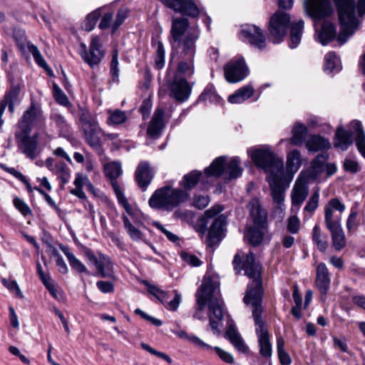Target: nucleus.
Here are the masks:
<instances>
[{"instance_id": "cd10ccee", "label": "nucleus", "mask_w": 365, "mask_h": 365, "mask_svg": "<svg viewBox=\"0 0 365 365\" xmlns=\"http://www.w3.org/2000/svg\"><path fill=\"white\" fill-rule=\"evenodd\" d=\"M163 115L164 110L162 108L155 110L147 129V134L151 138H157L160 134L164 125Z\"/></svg>"}, {"instance_id": "69168bd1", "label": "nucleus", "mask_w": 365, "mask_h": 365, "mask_svg": "<svg viewBox=\"0 0 365 365\" xmlns=\"http://www.w3.org/2000/svg\"><path fill=\"white\" fill-rule=\"evenodd\" d=\"M300 228V222L296 215L291 216L288 218L287 230L292 234H297Z\"/></svg>"}, {"instance_id": "bf43d9fd", "label": "nucleus", "mask_w": 365, "mask_h": 365, "mask_svg": "<svg viewBox=\"0 0 365 365\" xmlns=\"http://www.w3.org/2000/svg\"><path fill=\"white\" fill-rule=\"evenodd\" d=\"M15 207L24 216L31 214V210L28 205L21 198L16 197L14 200Z\"/></svg>"}, {"instance_id": "37998d69", "label": "nucleus", "mask_w": 365, "mask_h": 365, "mask_svg": "<svg viewBox=\"0 0 365 365\" xmlns=\"http://www.w3.org/2000/svg\"><path fill=\"white\" fill-rule=\"evenodd\" d=\"M307 127L301 123H296L292 130V137L290 139L292 144L298 145L302 144L307 135Z\"/></svg>"}, {"instance_id": "ddd939ff", "label": "nucleus", "mask_w": 365, "mask_h": 365, "mask_svg": "<svg viewBox=\"0 0 365 365\" xmlns=\"http://www.w3.org/2000/svg\"><path fill=\"white\" fill-rule=\"evenodd\" d=\"M290 22L288 14L277 11L269 20V31L272 41L274 43H280L286 35Z\"/></svg>"}, {"instance_id": "bb28decb", "label": "nucleus", "mask_w": 365, "mask_h": 365, "mask_svg": "<svg viewBox=\"0 0 365 365\" xmlns=\"http://www.w3.org/2000/svg\"><path fill=\"white\" fill-rule=\"evenodd\" d=\"M329 272L327 265L322 262L317 267L316 285L321 293L325 296L330 286Z\"/></svg>"}, {"instance_id": "09e8293b", "label": "nucleus", "mask_w": 365, "mask_h": 365, "mask_svg": "<svg viewBox=\"0 0 365 365\" xmlns=\"http://www.w3.org/2000/svg\"><path fill=\"white\" fill-rule=\"evenodd\" d=\"M329 158L327 153L319 154L312 162L311 167L312 171L315 175H319L322 173L324 168V165Z\"/></svg>"}, {"instance_id": "c756f323", "label": "nucleus", "mask_w": 365, "mask_h": 365, "mask_svg": "<svg viewBox=\"0 0 365 365\" xmlns=\"http://www.w3.org/2000/svg\"><path fill=\"white\" fill-rule=\"evenodd\" d=\"M178 65L176 76H181L180 78H190L195 73V58H180Z\"/></svg>"}, {"instance_id": "864d4df0", "label": "nucleus", "mask_w": 365, "mask_h": 365, "mask_svg": "<svg viewBox=\"0 0 365 365\" xmlns=\"http://www.w3.org/2000/svg\"><path fill=\"white\" fill-rule=\"evenodd\" d=\"M200 100L210 103H218L220 101V97L216 93L212 86H207L200 96Z\"/></svg>"}, {"instance_id": "a18cd8bd", "label": "nucleus", "mask_w": 365, "mask_h": 365, "mask_svg": "<svg viewBox=\"0 0 365 365\" xmlns=\"http://www.w3.org/2000/svg\"><path fill=\"white\" fill-rule=\"evenodd\" d=\"M202 173L197 170H192L187 175H185L180 185L187 190L193 188L199 182Z\"/></svg>"}, {"instance_id": "1a4fd4ad", "label": "nucleus", "mask_w": 365, "mask_h": 365, "mask_svg": "<svg viewBox=\"0 0 365 365\" xmlns=\"http://www.w3.org/2000/svg\"><path fill=\"white\" fill-rule=\"evenodd\" d=\"M243 169L240 167V161L237 157L231 159L226 163V158L220 156L213 160L211 165L205 169L207 176L219 178L225 176V179L232 180L242 175Z\"/></svg>"}, {"instance_id": "f3484780", "label": "nucleus", "mask_w": 365, "mask_h": 365, "mask_svg": "<svg viewBox=\"0 0 365 365\" xmlns=\"http://www.w3.org/2000/svg\"><path fill=\"white\" fill-rule=\"evenodd\" d=\"M168 88L170 96L179 103L187 101L192 92V86L188 81L178 76L168 83Z\"/></svg>"}, {"instance_id": "8fccbe9b", "label": "nucleus", "mask_w": 365, "mask_h": 365, "mask_svg": "<svg viewBox=\"0 0 365 365\" xmlns=\"http://www.w3.org/2000/svg\"><path fill=\"white\" fill-rule=\"evenodd\" d=\"M108 124L120 125L127 120V115L125 111L120 110H108Z\"/></svg>"}, {"instance_id": "de8ad7c7", "label": "nucleus", "mask_w": 365, "mask_h": 365, "mask_svg": "<svg viewBox=\"0 0 365 365\" xmlns=\"http://www.w3.org/2000/svg\"><path fill=\"white\" fill-rule=\"evenodd\" d=\"M178 335L180 338H186L195 347L200 349L201 350H209L210 349H212V346L205 343L201 339L194 334H187L185 331H180L178 333Z\"/></svg>"}, {"instance_id": "0eeeda50", "label": "nucleus", "mask_w": 365, "mask_h": 365, "mask_svg": "<svg viewBox=\"0 0 365 365\" xmlns=\"http://www.w3.org/2000/svg\"><path fill=\"white\" fill-rule=\"evenodd\" d=\"M254 163L268 174L267 177L284 175L283 160L277 158L269 149L249 150Z\"/></svg>"}, {"instance_id": "473e14b6", "label": "nucleus", "mask_w": 365, "mask_h": 365, "mask_svg": "<svg viewBox=\"0 0 365 365\" xmlns=\"http://www.w3.org/2000/svg\"><path fill=\"white\" fill-rule=\"evenodd\" d=\"M336 34L335 26L329 22L325 21L322 26V29L319 34V40L322 45H327L329 42L332 41Z\"/></svg>"}, {"instance_id": "4468645a", "label": "nucleus", "mask_w": 365, "mask_h": 365, "mask_svg": "<svg viewBox=\"0 0 365 365\" xmlns=\"http://www.w3.org/2000/svg\"><path fill=\"white\" fill-rule=\"evenodd\" d=\"M30 133L20 131L16 133V143L19 150L28 158L34 160L37 158L41 149L38 148V138L36 135L30 136Z\"/></svg>"}, {"instance_id": "2f4dec72", "label": "nucleus", "mask_w": 365, "mask_h": 365, "mask_svg": "<svg viewBox=\"0 0 365 365\" xmlns=\"http://www.w3.org/2000/svg\"><path fill=\"white\" fill-rule=\"evenodd\" d=\"M306 147L309 151L317 152L329 149L331 144L327 139L320 135H313L307 141Z\"/></svg>"}, {"instance_id": "6e6d98bb", "label": "nucleus", "mask_w": 365, "mask_h": 365, "mask_svg": "<svg viewBox=\"0 0 365 365\" xmlns=\"http://www.w3.org/2000/svg\"><path fill=\"white\" fill-rule=\"evenodd\" d=\"M101 20L99 24V28L102 30L111 28L113 29V13L111 11L102 12L101 14Z\"/></svg>"}, {"instance_id": "5701e85b", "label": "nucleus", "mask_w": 365, "mask_h": 365, "mask_svg": "<svg viewBox=\"0 0 365 365\" xmlns=\"http://www.w3.org/2000/svg\"><path fill=\"white\" fill-rule=\"evenodd\" d=\"M243 36L254 47L262 50L266 46V38L262 30L255 25H246L241 31Z\"/></svg>"}, {"instance_id": "774afa93", "label": "nucleus", "mask_w": 365, "mask_h": 365, "mask_svg": "<svg viewBox=\"0 0 365 365\" xmlns=\"http://www.w3.org/2000/svg\"><path fill=\"white\" fill-rule=\"evenodd\" d=\"M47 290L49 292L50 294L58 301H64L65 295L61 292V290L56 287L53 284H51L48 287H46Z\"/></svg>"}, {"instance_id": "f8f14e48", "label": "nucleus", "mask_w": 365, "mask_h": 365, "mask_svg": "<svg viewBox=\"0 0 365 365\" xmlns=\"http://www.w3.org/2000/svg\"><path fill=\"white\" fill-rule=\"evenodd\" d=\"M83 255L86 258L87 262L94 266L97 270L95 275L101 277H113V265L108 257L100 254L98 257L94 255L93 250L88 247L83 248Z\"/></svg>"}, {"instance_id": "0e129e2a", "label": "nucleus", "mask_w": 365, "mask_h": 365, "mask_svg": "<svg viewBox=\"0 0 365 365\" xmlns=\"http://www.w3.org/2000/svg\"><path fill=\"white\" fill-rule=\"evenodd\" d=\"M209 202L210 198L207 195H197L193 197L192 205L199 210H202L207 206Z\"/></svg>"}, {"instance_id": "6e6552de", "label": "nucleus", "mask_w": 365, "mask_h": 365, "mask_svg": "<svg viewBox=\"0 0 365 365\" xmlns=\"http://www.w3.org/2000/svg\"><path fill=\"white\" fill-rule=\"evenodd\" d=\"M352 133L343 128H339L335 134V148L344 151L353 143V134L355 135V143L359 152L365 158V135L361 122L353 120L351 123Z\"/></svg>"}, {"instance_id": "72a5a7b5", "label": "nucleus", "mask_w": 365, "mask_h": 365, "mask_svg": "<svg viewBox=\"0 0 365 365\" xmlns=\"http://www.w3.org/2000/svg\"><path fill=\"white\" fill-rule=\"evenodd\" d=\"M20 86L18 84L11 85L10 88L6 92L4 98L0 102V105L4 106V108H6V107L7 106V103H20Z\"/></svg>"}, {"instance_id": "e433bc0d", "label": "nucleus", "mask_w": 365, "mask_h": 365, "mask_svg": "<svg viewBox=\"0 0 365 365\" xmlns=\"http://www.w3.org/2000/svg\"><path fill=\"white\" fill-rule=\"evenodd\" d=\"M254 93V88L251 86H245L237 90L228 98L231 103H241L250 98Z\"/></svg>"}, {"instance_id": "052dcab7", "label": "nucleus", "mask_w": 365, "mask_h": 365, "mask_svg": "<svg viewBox=\"0 0 365 365\" xmlns=\"http://www.w3.org/2000/svg\"><path fill=\"white\" fill-rule=\"evenodd\" d=\"M53 97L56 101L62 106H67L69 103L68 97L56 84L53 86Z\"/></svg>"}, {"instance_id": "f03ea898", "label": "nucleus", "mask_w": 365, "mask_h": 365, "mask_svg": "<svg viewBox=\"0 0 365 365\" xmlns=\"http://www.w3.org/2000/svg\"><path fill=\"white\" fill-rule=\"evenodd\" d=\"M242 268L245 269V274L252 279L243 300L247 305L250 304L252 307V316L255 323V331L257 337L259 354L262 357L267 359L272 356V346L270 334L267 324L262 318V267L255 262V255L252 252H249Z\"/></svg>"}, {"instance_id": "9b49d317", "label": "nucleus", "mask_w": 365, "mask_h": 365, "mask_svg": "<svg viewBox=\"0 0 365 365\" xmlns=\"http://www.w3.org/2000/svg\"><path fill=\"white\" fill-rule=\"evenodd\" d=\"M79 53L82 59L91 68L98 66L106 54L100 38L97 36L91 37L88 48L84 43H81Z\"/></svg>"}, {"instance_id": "3c124183", "label": "nucleus", "mask_w": 365, "mask_h": 365, "mask_svg": "<svg viewBox=\"0 0 365 365\" xmlns=\"http://www.w3.org/2000/svg\"><path fill=\"white\" fill-rule=\"evenodd\" d=\"M103 9H97L87 15L84 21V28L86 31H91L101 16Z\"/></svg>"}, {"instance_id": "dca6fc26", "label": "nucleus", "mask_w": 365, "mask_h": 365, "mask_svg": "<svg viewBox=\"0 0 365 365\" xmlns=\"http://www.w3.org/2000/svg\"><path fill=\"white\" fill-rule=\"evenodd\" d=\"M345 205L338 198L331 199L324 207V222L327 228L341 225V214Z\"/></svg>"}, {"instance_id": "ea45409f", "label": "nucleus", "mask_w": 365, "mask_h": 365, "mask_svg": "<svg viewBox=\"0 0 365 365\" xmlns=\"http://www.w3.org/2000/svg\"><path fill=\"white\" fill-rule=\"evenodd\" d=\"M304 28V21L299 20L291 25L290 43L289 47L296 48L301 41L302 31Z\"/></svg>"}, {"instance_id": "412c9836", "label": "nucleus", "mask_w": 365, "mask_h": 365, "mask_svg": "<svg viewBox=\"0 0 365 365\" xmlns=\"http://www.w3.org/2000/svg\"><path fill=\"white\" fill-rule=\"evenodd\" d=\"M165 6L190 17H197L200 9L192 0H160Z\"/></svg>"}, {"instance_id": "c9c22d12", "label": "nucleus", "mask_w": 365, "mask_h": 365, "mask_svg": "<svg viewBox=\"0 0 365 365\" xmlns=\"http://www.w3.org/2000/svg\"><path fill=\"white\" fill-rule=\"evenodd\" d=\"M331 232L332 245L337 251L341 250L346 245V239L341 225L327 228Z\"/></svg>"}, {"instance_id": "a19ab883", "label": "nucleus", "mask_w": 365, "mask_h": 365, "mask_svg": "<svg viewBox=\"0 0 365 365\" xmlns=\"http://www.w3.org/2000/svg\"><path fill=\"white\" fill-rule=\"evenodd\" d=\"M112 186L115 191L119 204L124 207L128 215H129L131 217V218L134 220L135 212L131 205L129 204L127 198L124 195L123 191L121 190L120 186L118 185L117 182H113Z\"/></svg>"}, {"instance_id": "e2e57ef3", "label": "nucleus", "mask_w": 365, "mask_h": 365, "mask_svg": "<svg viewBox=\"0 0 365 365\" xmlns=\"http://www.w3.org/2000/svg\"><path fill=\"white\" fill-rule=\"evenodd\" d=\"M1 281L4 286H5L9 291L14 292L18 297H24V295L16 281H10L5 278L1 279Z\"/></svg>"}, {"instance_id": "680f3d73", "label": "nucleus", "mask_w": 365, "mask_h": 365, "mask_svg": "<svg viewBox=\"0 0 365 365\" xmlns=\"http://www.w3.org/2000/svg\"><path fill=\"white\" fill-rule=\"evenodd\" d=\"M319 200V193L318 191H316L312 194V195L309 198V201L307 202V205L304 208V210L309 212H313L318 207Z\"/></svg>"}, {"instance_id": "39448f33", "label": "nucleus", "mask_w": 365, "mask_h": 365, "mask_svg": "<svg viewBox=\"0 0 365 365\" xmlns=\"http://www.w3.org/2000/svg\"><path fill=\"white\" fill-rule=\"evenodd\" d=\"M188 197L185 190L165 186L155 191L149 199V205L155 209L172 211L185 202Z\"/></svg>"}, {"instance_id": "5fc2aeb1", "label": "nucleus", "mask_w": 365, "mask_h": 365, "mask_svg": "<svg viewBox=\"0 0 365 365\" xmlns=\"http://www.w3.org/2000/svg\"><path fill=\"white\" fill-rule=\"evenodd\" d=\"M110 73L113 81H118L119 76L118 68V53L117 50L113 51L112 54V60L110 62Z\"/></svg>"}, {"instance_id": "f257e3e1", "label": "nucleus", "mask_w": 365, "mask_h": 365, "mask_svg": "<svg viewBox=\"0 0 365 365\" xmlns=\"http://www.w3.org/2000/svg\"><path fill=\"white\" fill-rule=\"evenodd\" d=\"M338 14L341 30L337 41H347L359 28L365 16V0H333ZM304 9L314 19H322L333 13L330 0H305Z\"/></svg>"}, {"instance_id": "c03bdc74", "label": "nucleus", "mask_w": 365, "mask_h": 365, "mask_svg": "<svg viewBox=\"0 0 365 365\" xmlns=\"http://www.w3.org/2000/svg\"><path fill=\"white\" fill-rule=\"evenodd\" d=\"M52 173L56 175L62 185L66 184L70 179V170L63 162H56Z\"/></svg>"}, {"instance_id": "2eb2a0df", "label": "nucleus", "mask_w": 365, "mask_h": 365, "mask_svg": "<svg viewBox=\"0 0 365 365\" xmlns=\"http://www.w3.org/2000/svg\"><path fill=\"white\" fill-rule=\"evenodd\" d=\"M283 179L284 175L267 177V181L271 190V196L274 203L277 205L275 212H279L281 217H283L285 210L284 202L286 187L283 185Z\"/></svg>"}, {"instance_id": "79ce46f5", "label": "nucleus", "mask_w": 365, "mask_h": 365, "mask_svg": "<svg viewBox=\"0 0 365 365\" xmlns=\"http://www.w3.org/2000/svg\"><path fill=\"white\" fill-rule=\"evenodd\" d=\"M312 241L321 252H325L327 247V237L322 232L319 225H315L312 230Z\"/></svg>"}, {"instance_id": "7ed1b4c3", "label": "nucleus", "mask_w": 365, "mask_h": 365, "mask_svg": "<svg viewBox=\"0 0 365 365\" xmlns=\"http://www.w3.org/2000/svg\"><path fill=\"white\" fill-rule=\"evenodd\" d=\"M218 287L219 282L217 279L207 276L204 277L202 284L195 294L197 308L193 315L199 320L205 319L202 312L208 303L209 324L215 334L220 333V328L225 313L223 302L215 297Z\"/></svg>"}, {"instance_id": "338daca9", "label": "nucleus", "mask_w": 365, "mask_h": 365, "mask_svg": "<svg viewBox=\"0 0 365 365\" xmlns=\"http://www.w3.org/2000/svg\"><path fill=\"white\" fill-rule=\"evenodd\" d=\"M181 257L183 261L191 266L198 267L201 264L200 259L195 255L188 254L187 252H182Z\"/></svg>"}, {"instance_id": "13d9d810", "label": "nucleus", "mask_w": 365, "mask_h": 365, "mask_svg": "<svg viewBox=\"0 0 365 365\" xmlns=\"http://www.w3.org/2000/svg\"><path fill=\"white\" fill-rule=\"evenodd\" d=\"M214 350L217 356L220 358L221 360L225 361V363L232 364L235 362L234 357L229 352L222 349L218 346H212V349H210L208 351Z\"/></svg>"}, {"instance_id": "a878e982", "label": "nucleus", "mask_w": 365, "mask_h": 365, "mask_svg": "<svg viewBox=\"0 0 365 365\" xmlns=\"http://www.w3.org/2000/svg\"><path fill=\"white\" fill-rule=\"evenodd\" d=\"M309 194V188L304 182L297 179L292 190V209H299Z\"/></svg>"}, {"instance_id": "f704fd0d", "label": "nucleus", "mask_w": 365, "mask_h": 365, "mask_svg": "<svg viewBox=\"0 0 365 365\" xmlns=\"http://www.w3.org/2000/svg\"><path fill=\"white\" fill-rule=\"evenodd\" d=\"M51 120L58 129L60 136L66 138H69L71 136V129L62 115L56 113H52L51 115Z\"/></svg>"}, {"instance_id": "423d86ee", "label": "nucleus", "mask_w": 365, "mask_h": 365, "mask_svg": "<svg viewBox=\"0 0 365 365\" xmlns=\"http://www.w3.org/2000/svg\"><path fill=\"white\" fill-rule=\"evenodd\" d=\"M248 209L254 225L248 230L247 237L250 244L257 246L262 242L267 227V212L256 198L249 202Z\"/></svg>"}, {"instance_id": "603ef678", "label": "nucleus", "mask_w": 365, "mask_h": 365, "mask_svg": "<svg viewBox=\"0 0 365 365\" xmlns=\"http://www.w3.org/2000/svg\"><path fill=\"white\" fill-rule=\"evenodd\" d=\"M326 71H333L334 69L339 71V59L334 51L329 52L324 57Z\"/></svg>"}, {"instance_id": "9d476101", "label": "nucleus", "mask_w": 365, "mask_h": 365, "mask_svg": "<svg viewBox=\"0 0 365 365\" xmlns=\"http://www.w3.org/2000/svg\"><path fill=\"white\" fill-rule=\"evenodd\" d=\"M81 130L86 143L97 151L102 150L101 136L104 134L97 120L90 115L83 113L80 117Z\"/></svg>"}, {"instance_id": "58836bf2", "label": "nucleus", "mask_w": 365, "mask_h": 365, "mask_svg": "<svg viewBox=\"0 0 365 365\" xmlns=\"http://www.w3.org/2000/svg\"><path fill=\"white\" fill-rule=\"evenodd\" d=\"M301 155L299 150H294L287 154V172L294 175L297 172L301 165Z\"/></svg>"}, {"instance_id": "c85d7f7f", "label": "nucleus", "mask_w": 365, "mask_h": 365, "mask_svg": "<svg viewBox=\"0 0 365 365\" xmlns=\"http://www.w3.org/2000/svg\"><path fill=\"white\" fill-rule=\"evenodd\" d=\"M225 336L239 351L242 353L248 351V346L245 344L234 325L230 324L228 326Z\"/></svg>"}, {"instance_id": "20e7f679", "label": "nucleus", "mask_w": 365, "mask_h": 365, "mask_svg": "<svg viewBox=\"0 0 365 365\" xmlns=\"http://www.w3.org/2000/svg\"><path fill=\"white\" fill-rule=\"evenodd\" d=\"M199 37L200 30L197 28L190 27L187 19H173L170 42L179 58H195L196 41Z\"/></svg>"}, {"instance_id": "b1692460", "label": "nucleus", "mask_w": 365, "mask_h": 365, "mask_svg": "<svg viewBox=\"0 0 365 365\" xmlns=\"http://www.w3.org/2000/svg\"><path fill=\"white\" fill-rule=\"evenodd\" d=\"M42 117V111L34 102L29 108L24 113L21 118L19 121V128L23 133H30L32 129V125L37 120Z\"/></svg>"}, {"instance_id": "7c9ffc66", "label": "nucleus", "mask_w": 365, "mask_h": 365, "mask_svg": "<svg viewBox=\"0 0 365 365\" xmlns=\"http://www.w3.org/2000/svg\"><path fill=\"white\" fill-rule=\"evenodd\" d=\"M122 220L124 227L132 240L136 242L143 241L146 245H150V242L145 239V235L131 223L128 216L123 215Z\"/></svg>"}, {"instance_id": "4c0bfd02", "label": "nucleus", "mask_w": 365, "mask_h": 365, "mask_svg": "<svg viewBox=\"0 0 365 365\" xmlns=\"http://www.w3.org/2000/svg\"><path fill=\"white\" fill-rule=\"evenodd\" d=\"M60 249L66 256L68 261L72 269H76L78 272L88 273L86 267L80 261L70 250V249L65 245H61Z\"/></svg>"}, {"instance_id": "aec40b11", "label": "nucleus", "mask_w": 365, "mask_h": 365, "mask_svg": "<svg viewBox=\"0 0 365 365\" xmlns=\"http://www.w3.org/2000/svg\"><path fill=\"white\" fill-rule=\"evenodd\" d=\"M144 284L148 287V292L150 294L155 297L162 304H163L167 309L170 311H175L178 309L181 302V295L176 289L173 290V299L168 301L169 296L166 292L160 289L155 285L150 284L147 282H145Z\"/></svg>"}, {"instance_id": "a211bd4d", "label": "nucleus", "mask_w": 365, "mask_h": 365, "mask_svg": "<svg viewBox=\"0 0 365 365\" xmlns=\"http://www.w3.org/2000/svg\"><path fill=\"white\" fill-rule=\"evenodd\" d=\"M247 74L248 68L242 57L231 60L225 66V76L226 80L230 83L241 81Z\"/></svg>"}, {"instance_id": "49530a36", "label": "nucleus", "mask_w": 365, "mask_h": 365, "mask_svg": "<svg viewBox=\"0 0 365 365\" xmlns=\"http://www.w3.org/2000/svg\"><path fill=\"white\" fill-rule=\"evenodd\" d=\"M106 175L109 178L112 182H116V179L121 175V165L118 162L108 163L104 166Z\"/></svg>"}, {"instance_id": "4be33fe9", "label": "nucleus", "mask_w": 365, "mask_h": 365, "mask_svg": "<svg viewBox=\"0 0 365 365\" xmlns=\"http://www.w3.org/2000/svg\"><path fill=\"white\" fill-rule=\"evenodd\" d=\"M226 224V217L221 215L212 222L208 231L206 244L208 247L213 248L219 245L222 239V232Z\"/></svg>"}, {"instance_id": "393cba45", "label": "nucleus", "mask_w": 365, "mask_h": 365, "mask_svg": "<svg viewBox=\"0 0 365 365\" xmlns=\"http://www.w3.org/2000/svg\"><path fill=\"white\" fill-rule=\"evenodd\" d=\"M153 177L154 172L149 163L146 161L140 162L135 172V180L143 191L147 189Z\"/></svg>"}, {"instance_id": "6ab92c4d", "label": "nucleus", "mask_w": 365, "mask_h": 365, "mask_svg": "<svg viewBox=\"0 0 365 365\" xmlns=\"http://www.w3.org/2000/svg\"><path fill=\"white\" fill-rule=\"evenodd\" d=\"M13 37L16 43V45L21 50L27 46L29 51L32 54L36 63L40 66L45 68L46 71L49 69L48 64L41 54L38 48L26 41L25 31L20 29H14L13 32Z\"/></svg>"}, {"instance_id": "4d7b16f0", "label": "nucleus", "mask_w": 365, "mask_h": 365, "mask_svg": "<svg viewBox=\"0 0 365 365\" xmlns=\"http://www.w3.org/2000/svg\"><path fill=\"white\" fill-rule=\"evenodd\" d=\"M128 10L126 8L120 9L118 11L113 24V32L115 31L128 17Z\"/></svg>"}]
</instances>
